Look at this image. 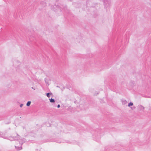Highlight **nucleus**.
<instances>
[{"instance_id":"obj_10","label":"nucleus","mask_w":151,"mask_h":151,"mask_svg":"<svg viewBox=\"0 0 151 151\" xmlns=\"http://www.w3.org/2000/svg\"><path fill=\"white\" fill-rule=\"evenodd\" d=\"M50 102L51 103H54L55 102V101L54 99H52L51 98L50 99Z\"/></svg>"},{"instance_id":"obj_8","label":"nucleus","mask_w":151,"mask_h":151,"mask_svg":"<svg viewBox=\"0 0 151 151\" xmlns=\"http://www.w3.org/2000/svg\"><path fill=\"white\" fill-rule=\"evenodd\" d=\"M52 93H47L46 95L48 97H50V95H52Z\"/></svg>"},{"instance_id":"obj_2","label":"nucleus","mask_w":151,"mask_h":151,"mask_svg":"<svg viewBox=\"0 0 151 151\" xmlns=\"http://www.w3.org/2000/svg\"><path fill=\"white\" fill-rule=\"evenodd\" d=\"M104 7L107 9L111 5V2L110 0H103Z\"/></svg>"},{"instance_id":"obj_13","label":"nucleus","mask_w":151,"mask_h":151,"mask_svg":"<svg viewBox=\"0 0 151 151\" xmlns=\"http://www.w3.org/2000/svg\"><path fill=\"white\" fill-rule=\"evenodd\" d=\"M23 104H21L20 105V107H22L23 106Z\"/></svg>"},{"instance_id":"obj_4","label":"nucleus","mask_w":151,"mask_h":151,"mask_svg":"<svg viewBox=\"0 0 151 151\" xmlns=\"http://www.w3.org/2000/svg\"><path fill=\"white\" fill-rule=\"evenodd\" d=\"M26 141V139L24 138H23L22 139H20L19 142L20 144L22 145Z\"/></svg>"},{"instance_id":"obj_14","label":"nucleus","mask_w":151,"mask_h":151,"mask_svg":"<svg viewBox=\"0 0 151 151\" xmlns=\"http://www.w3.org/2000/svg\"><path fill=\"white\" fill-rule=\"evenodd\" d=\"M60 107V106L59 104H58L57 106L58 108H59Z\"/></svg>"},{"instance_id":"obj_15","label":"nucleus","mask_w":151,"mask_h":151,"mask_svg":"<svg viewBox=\"0 0 151 151\" xmlns=\"http://www.w3.org/2000/svg\"><path fill=\"white\" fill-rule=\"evenodd\" d=\"M37 151H40L39 150H38L37 149Z\"/></svg>"},{"instance_id":"obj_9","label":"nucleus","mask_w":151,"mask_h":151,"mask_svg":"<svg viewBox=\"0 0 151 151\" xmlns=\"http://www.w3.org/2000/svg\"><path fill=\"white\" fill-rule=\"evenodd\" d=\"M31 101H28L27 103V104H26V105L28 106H29L30 104H31Z\"/></svg>"},{"instance_id":"obj_6","label":"nucleus","mask_w":151,"mask_h":151,"mask_svg":"<svg viewBox=\"0 0 151 151\" xmlns=\"http://www.w3.org/2000/svg\"><path fill=\"white\" fill-rule=\"evenodd\" d=\"M15 147L16 149L17 150H22V147H21V146L20 147H17L16 146H15Z\"/></svg>"},{"instance_id":"obj_1","label":"nucleus","mask_w":151,"mask_h":151,"mask_svg":"<svg viewBox=\"0 0 151 151\" xmlns=\"http://www.w3.org/2000/svg\"><path fill=\"white\" fill-rule=\"evenodd\" d=\"M1 133L2 132H0V137H3L4 139H8L10 141L17 140L19 139H20L19 136L18 135L17 133L16 134V136L12 137L11 136H10L8 137L4 135H3L2 134H1Z\"/></svg>"},{"instance_id":"obj_5","label":"nucleus","mask_w":151,"mask_h":151,"mask_svg":"<svg viewBox=\"0 0 151 151\" xmlns=\"http://www.w3.org/2000/svg\"><path fill=\"white\" fill-rule=\"evenodd\" d=\"M138 108L140 111H144V107L141 105L138 106Z\"/></svg>"},{"instance_id":"obj_3","label":"nucleus","mask_w":151,"mask_h":151,"mask_svg":"<svg viewBox=\"0 0 151 151\" xmlns=\"http://www.w3.org/2000/svg\"><path fill=\"white\" fill-rule=\"evenodd\" d=\"M61 7H60L58 5H55L53 6V8H52V9H53V10H54V11H55V9H56V10H61Z\"/></svg>"},{"instance_id":"obj_7","label":"nucleus","mask_w":151,"mask_h":151,"mask_svg":"<svg viewBox=\"0 0 151 151\" xmlns=\"http://www.w3.org/2000/svg\"><path fill=\"white\" fill-rule=\"evenodd\" d=\"M40 5L42 6H46V3L44 2H42L40 3Z\"/></svg>"},{"instance_id":"obj_11","label":"nucleus","mask_w":151,"mask_h":151,"mask_svg":"<svg viewBox=\"0 0 151 151\" xmlns=\"http://www.w3.org/2000/svg\"><path fill=\"white\" fill-rule=\"evenodd\" d=\"M133 103H132V102H130L129 104H128V106H132L133 105Z\"/></svg>"},{"instance_id":"obj_12","label":"nucleus","mask_w":151,"mask_h":151,"mask_svg":"<svg viewBox=\"0 0 151 151\" xmlns=\"http://www.w3.org/2000/svg\"><path fill=\"white\" fill-rule=\"evenodd\" d=\"M122 103L123 104H125L127 103V101L126 100H124L122 101Z\"/></svg>"}]
</instances>
